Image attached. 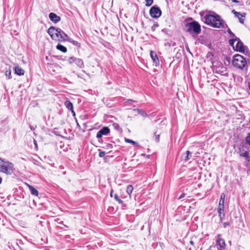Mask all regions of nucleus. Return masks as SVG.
<instances>
[{
    "mask_svg": "<svg viewBox=\"0 0 250 250\" xmlns=\"http://www.w3.org/2000/svg\"><path fill=\"white\" fill-rule=\"evenodd\" d=\"M230 225L229 223V222H225L223 224V226L225 228H226L227 226H229Z\"/></svg>",
    "mask_w": 250,
    "mask_h": 250,
    "instance_id": "37",
    "label": "nucleus"
},
{
    "mask_svg": "<svg viewBox=\"0 0 250 250\" xmlns=\"http://www.w3.org/2000/svg\"><path fill=\"white\" fill-rule=\"evenodd\" d=\"M205 23L214 28H225L227 25L221 17L215 13L212 14H207L205 17Z\"/></svg>",
    "mask_w": 250,
    "mask_h": 250,
    "instance_id": "1",
    "label": "nucleus"
},
{
    "mask_svg": "<svg viewBox=\"0 0 250 250\" xmlns=\"http://www.w3.org/2000/svg\"><path fill=\"white\" fill-rule=\"evenodd\" d=\"M105 155V153L104 151H101V152H100V153L99 154V156L100 157H104Z\"/></svg>",
    "mask_w": 250,
    "mask_h": 250,
    "instance_id": "34",
    "label": "nucleus"
},
{
    "mask_svg": "<svg viewBox=\"0 0 250 250\" xmlns=\"http://www.w3.org/2000/svg\"><path fill=\"white\" fill-rule=\"evenodd\" d=\"M15 73L18 75H23L24 73V71L20 68V67H15Z\"/></svg>",
    "mask_w": 250,
    "mask_h": 250,
    "instance_id": "17",
    "label": "nucleus"
},
{
    "mask_svg": "<svg viewBox=\"0 0 250 250\" xmlns=\"http://www.w3.org/2000/svg\"><path fill=\"white\" fill-rule=\"evenodd\" d=\"M117 201L119 203V204H123V202L122 200H121L120 198L117 200Z\"/></svg>",
    "mask_w": 250,
    "mask_h": 250,
    "instance_id": "39",
    "label": "nucleus"
},
{
    "mask_svg": "<svg viewBox=\"0 0 250 250\" xmlns=\"http://www.w3.org/2000/svg\"><path fill=\"white\" fill-rule=\"evenodd\" d=\"M246 144L250 146V133H248L245 138Z\"/></svg>",
    "mask_w": 250,
    "mask_h": 250,
    "instance_id": "27",
    "label": "nucleus"
},
{
    "mask_svg": "<svg viewBox=\"0 0 250 250\" xmlns=\"http://www.w3.org/2000/svg\"><path fill=\"white\" fill-rule=\"evenodd\" d=\"M186 195V194L185 193H182L179 197L178 199H181L182 198H183L184 197H185Z\"/></svg>",
    "mask_w": 250,
    "mask_h": 250,
    "instance_id": "36",
    "label": "nucleus"
},
{
    "mask_svg": "<svg viewBox=\"0 0 250 250\" xmlns=\"http://www.w3.org/2000/svg\"><path fill=\"white\" fill-rule=\"evenodd\" d=\"M185 30L190 33L192 36H196L201 33V26L195 21L188 22L186 24Z\"/></svg>",
    "mask_w": 250,
    "mask_h": 250,
    "instance_id": "3",
    "label": "nucleus"
},
{
    "mask_svg": "<svg viewBox=\"0 0 250 250\" xmlns=\"http://www.w3.org/2000/svg\"><path fill=\"white\" fill-rule=\"evenodd\" d=\"M244 146H245L244 145H243L241 148H239L240 152H241L240 154V156H241V157H246L247 158H249V156H248L249 152L248 151H245L244 152H242V150H243V147H244Z\"/></svg>",
    "mask_w": 250,
    "mask_h": 250,
    "instance_id": "18",
    "label": "nucleus"
},
{
    "mask_svg": "<svg viewBox=\"0 0 250 250\" xmlns=\"http://www.w3.org/2000/svg\"><path fill=\"white\" fill-rule=\"evenodd\" d=\"M162 12L161 9L156 6H152L149 10L150 16L153 18H158L161 15Z\"/></svg>",
    "mask_w": 250,
    "mask_h": 250,
    "instance_id": "6",
    "label": "nucleus"
},
{
    "mask_svg": "<svg viewBox=\"0 0 250 250\" xmlns=\"http://www.w3.org/2000/svg\"><path fill=\"white\" fill-rule=\"evenodd\" d=\"M226 197V195L225 193H222L220 196V199L219 202L218 204V208H224V202H225V199Z\"/></svg>",
    "mask_w": 250,
    "mask_h": 250,
    "instance_id": "13",
    "label": "nucleus"
},
{
    "mask_svg": "<svg viewBox=\"0 0 250 250\" xmlns=\"http://www.w3.org/2000/svg\"><path fill=\"white\" fill-rule=\"evenodd\" d=\"M34 144H35V146L37 145V143H36V142L35 140H34Z\"/></svg>",
    "mask_w": 250,
    "mask_h": 250,
    "instance_id": "45",
    "label": "nucleus"
},
{
    "mask_svg": "<svg viewBox=\"0 0 250 250\" xmlns=\"http://www.w3.org/2000/svg\"><path fill=\"white\" fill-rule=\"evenodd\" d=\"M217 211L219 214V217L221 221H222V220L225 217V213H224V208H218Z\"/></svg>",
    "mask_w": 250,
    "mask_h": 250,
    "instance_id": "14",
    "label": "nucleus"
},
{
    "mask_svg": "<svg viewBox=\"0 0 250 250\" xmlns=\"http://www.w3.org/2000/svg\"><path fill=\"white\" fill-rule=\"evenodd\" d=\"M28 188L30 190L31 194L37 196L38 195V191L36 188H35L33 186L31 185H28Z\"/></svg>",
    "mask_w": 250,
    "mask_h": 250,
    "instance_id": "15",
    "label": "nucleus"
},
{
    "mask_svg": "<svg viewBox=\"0 0 250 250\" xmlns=\"http://www.w3.org/2000/svg\"><path fill=\"white\" fill-rule=\"evenodd\" d=\"M232 63L233 66L240 69L247 67L245 58L239 54H236L233 57Z\"/></svg>",
    "mask_w": 250,
    "mask_h": 250,
    "instance_id": "5",
    "label": "nucleus"
},
{
    "mask_svg": "<svg viewBox=\"0 0 250 250\" xmlns=\"http://www.w3.org/2000/svg\"><path fill=\"white\" fill-rule=\"evenodd\" d=\"M1 182H2V179H1V178L0 177V184L1 183Z\"/></svg>",
    "mask_w": 250,
    "mask_h": 250,
    "instance_id": "44",
    "label": "nucleus"
},
{
    "mask_svg": "<svg viewBox=\"0 0 250 250\" xmlns=\"http://www.w3.org/2000/svg\"><path fill=\"white\" fill-rule=\"evenodd\" d=\"M114 198H115V199L116 201H117V200H118L119 199V197H118V195H117V194H115L114 195Z\"/></svg>",
    "mask_w": 250,
    "mask_h": 250,
    "instance_id": "38",
    "label": "nucleus"
},
{
    "mask_svg": "<svg viewBox=\"0 0 250 250\" xmlns=\"http://www.w3.org/2000/svg\"><path fill=\"white\" fill-rule=\"evenodd\" d=\"M215 246L217 247L218 250H225L226 245L225 240L221 238V235H218L216 240V244Z\"/></svg>",
    "mask_w": 250,
    "mask_h": 250,
    "instance_id": "7",
    "label": "nucleus"
},
{
    "mask_svg": "<svg viewBox=\"0 0 250 250\" xmlns=\"http://www.w3.org/2000/svg\"><path fill=\"white\" fill-rule=\"evenodd\" d=\"M47 32L53 40L60 42L67 41L69 38L62 30L60 28H55L53 26L48 29Z\"/></svg>",
    "mask_w": 250,
    "mask_h": 250,
    "instance_id": "2",
    "label": "nucleus"
},
{
    "mask_svg": "<svg viewBox=\"0 0 250 250\" xmlns=\"http://www.w3.org/2000/svg\"><path fill=\"white\" fill-rule=\"evenodd\" d=\"M125 142L126 143L132 144L134 146H138V143L133 140H130L129 139L125 138Z\"/></svg>",
    "mask_w": 250,
    "mask_h": 250,
    "instance_id": "26",
    "label": "nucleus"
},
{
    "mask_svg": "<svg viewBox=\"0 0 250 250\" xmlns=\"http://www.w3.org/2000/svg\"><path fill=\"white\" fill-rule=\"evenodd\" d=\"M150 55L154 63L155 64V65L156 66L158 65L159 64V60L156 52L153 51H151Z\"/></svg>",
    "mask_w": 250,
    "mask_h": 250,
    "instance_id": "12",
    "label": "nucleus"
},
{
    "mask_svg": "<svg viewBox=\"0 0 250 250\" xmlns=\"http://www.w3.org/2000/svg\"><path fill=\"white\" fill-rule=\"evenodd\" d=\"M239 40V38L237 37H234L232 38L231 39H230L229 41V44L230 46H231L233 48H234L235 45H234V42L237 41V40Z\"/></svg>",
    "mask_w": 250,
    "mask_h": 250,
    "instance_id": "22",
    "label": "nucleus"
},
{
    "mask_svg": "<svg viewBox=\"0 0 250 250\" xmlns=\"http://www.w3.org/2000/svg\"><path fill=\"white\" fill-rule=\"evenodd\" d=\"M138 111H139V113L141 114V115H142L143 116H146L147 115L146 113L144 112V111L141 110V109H138Z\"/></svg>",
    "mask_w": 250,
    "mask_h": 250,
    "instance_id": "32",
    "label": "nucleus"
},
{
    "mask_svg": "<svg viewBox=\"0 0 250 250\" xmlns=\"http://www.w3.org/2000/svg\"><path fill=\"white\" fill-rule=\"evenodd\" d=\"M14 164L4 159L0 158V172L5 174L7 175H11L14 170Z\"/></svg>",
    "mask_w": 250,
    "mask_h": 250,
    "instance_id": "4",
    "label": "nucleus"
},
{
    "mask_svg": "<svg viewBox=\"0 0 250 250\" xmlns=\"http://www.w3.org/2000/svg\"><path fill=\"white\" fill-rule=\"evenodd\" d=\"M146 6L149 7L152 4L153 0H146Z\"/></svg>",
    "mask_w": 250,
    "mask_h": 250,
    "instance_id": "28",
    "label": "nucleus"
},
{
    "mask_svg": "<svg viewBox=\"0 0 250 250\" xmlns=\"http://www.w3.org/2000/svg\"><path fill=\"white\" fill-rule=\"evenodd\" d=\"M232 13L234 14L236 17H237L239 19L240 22L243 23L244 21V18L245 16V14H241L240 12H236L234 10L232 11Z\"/></svg>",
    "mask_w": 250,
    "mask_h": 250,
    "instance_id": "11",
    "label": "nucleus"
},
{
    "mask_svg": "<svg viewBox=\"0 0 250 250\" xmlns=\"http://www.w3.org/2000/svg\"><path fill=\"white\" fill-rule=\"evenodd\" d=\"M70 111H71V112H72V115H73V116H75V112H74V109H72V110H70Z\"/></svg>",
    "mask_w": 250,
    "mask_h": 250,
    "instance_id": "40",
    "label": "nucleus"
},
{
    "mask_svg": "<svg viewBox=\"0 0 250 250\" xmlns=\"http://www.w3.org/2000/svg\"><path fill=\"white\" fill-rule=\"evenodd\" d=\"M209 55H210V53H208V56H209Z\"/></svg>",
    "mask_w": 250,
    "mask_h": 250,
    "instance_id": "47",
    "label": "nucleus"
},
{
    "mask_svg": "<svg viewBox=\"0 0 250 250\" xmlns=\"http://www.w3.org/2000/svg\"><path fill=\"white\" fill-rule=\"evenodd\" d=\"M234 50L241 53L245 52L244 44L239 39L237 40V43L234 47Z\"/></svg>",
    "mask_w": 250,
    "mask_h": 250,
    "instance_id": "9",
    "label": "nucleus"
},
{
    "mask_svg": "<svg viewBox=\"0 0 250 250\" xmlns=\"http://www.w3.org/2000/svg\"><path fill=\"white\" fill-rule=\"evenodd\" d=\"M49 18L50 20L55 23H56L61 21V18L54 13H50L49 14Z\"/></svg>",
    "mask_w": 250,
    "mask_h": 250,
    "instance_id": "10",
    "label": "nucleus"
},
{
    "mask_svg": "<svg viewBox=\"0 0 250 250\" xmlns=\"http://www.w3.org/2000/svg\"><path fill=\"white\" fill-rule=\"evenodd\" d=\"M75 59H76V58L72 57L69 58L68 62L69 63H72L73 62H75Z\"/></svg>",
    "mask_w": 250,
    "mask_h": 250,
    "instance_id": "31",
    "label": "nucleus"
},
{
    "mask_svg": "<svg viewBox=\"0 0 250 250\" xmlns=\"http://www.w3.org/2000/svg\"><path fill=\"white\" fill-rule=\"evenodd\" d=\"M227 32L230 35V37L231 38H234V37H236L235 35V34L232 33L231 32V31L230 30V29L229 28L228 30H227Z\"/></svg>",
    "mask_w": 250,
    "mask_h": 250,
    "instance_id": "30",
    "label": "nucleus"
},
{
    "mask_svg": "<svg viewBox=\"0 0 250 250\" xmlns=\"http://www.w3.org/2000/svg\"><path fill=\"white\" fill-rule=\"evenodd\" d=\"M113 192V189H112V190H111V191H110V196H111V197L113 196V195H112Z\"/></svg>",
    "mask_w": 250,
    "mask_h": 250,
    "instance_id": "42",
    "label": "nucleus"
},
{
    "mask_svg": "<svg viewBox=\"0 0 250 250\" xmlns=\"http://www.w3.org/2000/svg\"><path fill=\"white\" fill-rule=\"evenodd\" d=\"M67 42L72 43L73 44L76 45V46H80V44L78 43L77 41H74L71 38H69Z\"/></svg>",
    "mask_w": 250,
    "mask_h": 250,
    "instance_id": "25",
    "label": "nucleus"
},
{
    "mask_svg": "<svg viewBox=\"0 0 250 250\" xmlns=\"http://www.w3.org/2000/svg\"><path fill=\"white\" fill-rule=\"evenodd\" d=\"M5 75L7 77H8V79L11 78V71L9 67H8V69L6 70L5 72Z\"/></svg>",
    "mask_w": 250,
    "mask_h": 250,
    "instance_id": "24",
    "label": "nucleus"
},
{
    "mask_svg": "<svg viewBox=\"0 0 250 250\" xmlns=\"http://www.w3.org/2000/svg\"><path fill=\"white\" fill-rule=\"evenodd\" d=\"M128 101H132L131 100H129Z\"/></svg>",
    "mask_w": 250,
    "mask_h": 250,
    "instance_id": "48",
    "label": "nucleus"
},
{
    "mask_svg": "<svg viewBox=\"0 0 250 250\" xmlns=\"http://www.w3.org/2000/svg\"><path fill=\"white\" fill-rule=\"evenodd\" d=\"M110 132V129L108 127H104L100 130L97 133L96 137L101 138L103 135H106Z\"/></svg>",
    "mask_w": 250,
    "mask_h": 250,
    "instance_id": "8",
    "label": "nucleus"
},
{
    "mask_svg": "<svg viewBox=\"0 0 250 250\" xmlns=\"http://www.w3.org/2000/svg\"><path fill=\"white\" fill-rule=\"evenodd\" d=\"M133 190V187L132 185H129L126 188V192L129 194V197H131V194Z\"/></svg>",
    "mask_w": 250,
    "mask_h": 250,
    "instance_id": "23",
    "label": "nucleus"
},
{
    "mask_svg": "<svg viewBox=\"0 0 250 250\" xmlns=\"http://www.w3.org/2000/svg\"><path fill=\"white\" fill-rule=\"evenodd\" d=\"M64 105L69 110H72L73 109V104L68 100H67L65 102Z\"/></svg>",
    "mask_w": 250,
    "mask_h": 250,
    "instance_id": "19",
    "label": "nucleus"
},
{
    "mask_svg": "<svg viewBox=\"0 0 250 250\" xmlns=\"http://www.w3.org/2000/svg\"><path fill=\"white\" fill-rule=\"evenodd\" d=\"M185 155V156L184 157V160L185 161H188L191 158L192 153L189 151L188 150L186 151Z\"/></svg>",
    "mask_w": 250,
    "mask_h": 250,
    "instance_id": "21",
    "label": "nucleus"
},
{
    "mask_svg": "<svg viewBox=\"0 0 250 250\" xmlns=\"http://www.w3.org/2000/svg\"><path fill=\"white\" fill-rule=\"evenodd\" d=\"M155 140L156 142H158L159 141V135H155Z\"/></svg>",
    "mask_w": 250,
    "mask_h": 250,
    "instance_id": "35",
    "label": "nucleus"
},
{
    "mask_svg": "<svg viewBox=\"0 0 250 250\" xmlns=\"http://www.w3.org/2000/svg\"><path fill=\"white\" fill-rule=\"evenodd\" d=\"M56 48L58 50H60L63 53H65L67 51V48L65 46L59 43L57 45Z\"/></svg>",
    "mask_w": 250,
    "mask_h": 250,
    "instance_id": "20",
    "label": "nucleus"
},
{
    "mask_svg": "<svg viewBox=\"0 0 250 250\" xmlns=\"http://www.w3.org/2000/svg\"><path fill=\"white\" fill-rule=\"evenodd\" d=\"M189 243L192 246L194 245V242L192 240H190Z\"/></svg>",
    "mask_w": 250,
    "mask_h": 250,
    "instance_id": "41",
    "label": "nucleus"
},
{
    "mask_svg": "<svg viewBox=\"0 0 250 250\" xmlns=\"http://www.w3.org/2000/svg\"><path fill=\"white\" fill-rule=\"evenodd\" d=\"M208 250H218L217 247L214 245L211 246Z\"/></svg>",
    "mask_w": 250,
    "mask_h": 250,
    "instance_id": "33",
    "label": "nucleus"
},
{
    "mask_svg": "<svg viewBox=\"0 0 250 250\" xmlns=\"http://www.w3.org/2000/svg\"><path fill=\"white\" fill-rule=\"evenodd\" d=\"M114 127V128L116 129V130H120L121 129V128H120L119 125L117 124V123H114L112 125Z\"/></svg>",
    "mask_w": 250,
    "mask_h": 250,
    "instance_id": "29",
    "label": "nucleus"
},
{
    "mask_svg": "<svg viewBox=\"0 0 250 250\" xmlns=\"http://www.w3.org/2000/svg\"><path fill=\"white\" fill-rule=\"evenodd\" d=\"M231 1H232L233 2H235V3H237V2H238V1H237V0H231Z\"/></svg>",
    "mask_w": 250,
    "mask_h": 250,
    "instance_id": "43",
    "label": "nucleus"
},
{
    "mask_svg": "<svg viewBox=\"0 0 250 250\" xmlns=\"http://www.w3.org/2000/svg\"><path fill=\"white\" fill-rule=\"evenodd\" d=\"M248 161L250 162V157H249V158H248Z\"/></svg>",
    "mask_w": 250,
    "mask_h": 250,
    "instance_id": "46",
    "label": "nucleus"
},
{
    "mask_svg": "<svg viewBox=\"0 0 250 250\" xmlns=\"http://www.w3.org/2000/svg\"><path fill=\"white\" fill-rule=\"evenodd\" d=\"M75 63L80 68H83L84 67L83 62L82 59L76 58V59H75Z\"/></svg>",
    "mask_w": 250,
    "mask_h": 250,
    "instance_id": "16",
    "label": "nucleus"
}]
</instances>
